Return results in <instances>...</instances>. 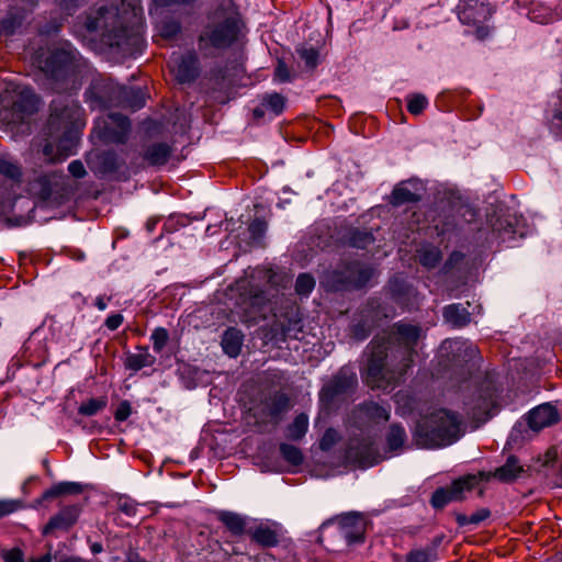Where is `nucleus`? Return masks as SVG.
<instances>
[{
	"mask_svg": "<svg viewBox=\"0 0 562 562\" xmlns=\"http://www.w3.org/2000/svg\"><path fill=\"white\" fill-rule=\"evenodd\" d=\"M315 286L314 278L308 273H301L296 278L295 282V292L299 295L307 296L313 291Z\"/></svg>",
	"mask_w": 562,
	"mask_h": 562,
	"instance_id": "nucleus-41",
	"label": "nucleus"
},
{
	"mask_svg": "<svg viewBox=\"0 0 562 562\" xmlns=\"http://www.w3.org/2000/svg\"><path fill=\"white\" fill-rule=\"evenodd\" d=\"M522 472V467L519 464L515 457H509L506 463L495 470L494 473H484L482 481H487L491 476L496 477L502 482H510L519 476Z\"/></svg>",
	"mask_w": 562,
	"mask_h": 562,
	"instance_id": "nucleus-20",
	"label": "nucleus"
},
{
	"mask_svg": "<svg viewBox=\"0 0 562 562\" xmlns=\"http://www.w3.org/2000/svg\"><path fill=\"white\" fill-rule=\"evenodd\" d=\"M420 263L426 268L436 267L441 260V252L435 246H424L418 250Z\"/></svg>",
	"mask_w": 562,
	"mask_h": 562,
	"instance_id": "nucleus-36",
	"label": "nucleus"
},
{
	"mask_svg": "<svg viewBox=\"0 0 562 562\" xmlns=\"http://www.w3.org/2000/svg\"><path fill=\"white\" fill-rule=\"evenodd\" d=\"M397 413L405 416L418 408L417 400L409 391H400L394 395Z\"/></svg>",
	"mask_w": 562,
	"mask_h": 562,
	"instance_id": "nucleus-30",
	"label": "nucleus"
},
{
	"mask_svg": "<svg viewBox=\"0 0 562 562\" xmlns=\"http://www.w3.org/2000/svg\"><path fill=\"white\" fill-rule=\"evenodd\" d=\"M267 228L266 222L259 218L254 220L249 225L251 238L258 239L262 237Z\"/></svg>",
	"mask_w": 562,
	"mask_h": 562,
	"instance_id": "nucleus-53",
	"label": "nucleus"
},
{
	"mask_svg": "<svg viewBox=\"0 0 562 562\" xmlns=\"http://www.w3.org/2000/svg\"><path fill=\"white\" fill-rule=\"evenodd\" d=\"M119 93L123 98V100H121V103L124 106H128L134 111L137 109H140L145 103L144 95L140 92V90H134V89H127L124 87H120Z\"/></svg>",
	"mask_w": 562,
	"mask_h": 562,
	"instance_id": "nucleus-33",
	"label": "nucleus"
},
{
	"mask_svg": "<svg viewBox=\"0 0 562 562\" xmlns=\"http://www.w3.org/2000/svg\"><path fill=\"white\" fill-rule=\"evenodd\" d=\"M280 453L284 460H286L289 463L293 465H299L303 461V454L301 450L293 445L281 443Z\"/></svg>",
	"mask_w": 562,
	"mask_h": 562,
	"instance_id": "nucleus-39",
	"label": "nucleus"
},
{
	"mask_svg": "<svg viewBox=\"0 0 562 562\" xmlns=\"http://www.w3.org/2000/svg\"><path fill=\"white\" fill-rule=\"evenodd\" d=\"M428 105V100L424 94L414 93L407 97V110L413 115L420 114Z\"/></svg>",
	"mask_w": 562,
	"mask_h": 562,
	"instance_id": "nucleus-40",
	"label": "nucleus"
},
{
	"mask_svg": "<svg viewBox=\"0 0 562 562\" xmlns=\"http://www.w3.org/2000/svg\"><path fill=\"white\" fill-rule=\"evenodd\" d=\"M390 289L393 300L403 308L411 310L418 304L417 291L398 278L390 282Z\"/></svg>",
	"mask_w": 562,
	"mask_h": 562,
	"instance_id": "nucleus-18",
	"label": "nucleus"
},
{
	"mask_svg": "<svg viewBox=\"0 0 562 562\" xmlns=\"http://www.w3.org/2000/svg\"><path fill=\"white\" fill-rule=\"evenodd\" d=\"M357 384V376L355 373H347L340 371L328 384L321 391L322 400H331L333 397L347 393Z\"/></svg>",
	"mask_w": 562,
	"mask_h": 562,
	"instance_id": "nucleus-16",
	"label": "nucleus"
},
{
	"mask_svg": "<svg viewBox=\"0 0 562 562\" xmlns=\"http://www.w3.org/2000/svg\"><path fill=\"white\" fill-rule=\"evenodd\" d=\"M461 418L447 409H437L418 422L416 443L423 448H439L453 443L460 437Z\"/></svg>",
	"mask_w": 562,
	"mask_h": 562,
	"instance_id": "nucleus-5",
	"label": "nucleus"
},
{
	"mask_svg": "<svg viewBox=\"0 0 562 562\" xmlns=\"http://www.w3.org/2000/svg\"><path fill=\"white\" fill-rule=\"evenodd\" d=\"M559 420L557 408L550 404H542L531 409L528 414V424L531 429L540 430Z\"/></svg>",
	"mask_w": 562,
	"mask_h": 562,
	"instance_id": "nucleus-17",
	"label": "nucleus"
},
{
	"mask_svg": "<svg viewBox=\"0 0 562 562\" xmlns=\"http://www.w3.org/2000/svg\"><path fill=\"white\" fill-rule=\"evenodd\" d=\"M0 173L14 181H19L21 178L19 165L7 159H0Z\"/></svg>",
	"mask_w": 562,
	"mask_h": 562,
	"instance_id": "nucleus-44",
	"label": "nucleus"
},
{
	"mask_svg": "<svg viewBox=\"0 0 562 562\" xmlns=\"http://www.w3.org/2000/svg\"><path fill=\"white\" fill-rule=\"evenodd\" d=\"M490 516V512L487 509H480L476 513L470 515V516H461L458 518V521L460 525H468V524H480L481 521L485 520Z\"/></svg>",
	"mask_w": 562,
	"mask_h": 562,
	"instance_id": "nucleus-49",
	"label": "nucleus"
},
{
	"mask_svg": "<svg viewBox=\"0 0 562 562\" xmlns=\"http://www.w3.org/2000/svg\"><path fill=\"white\" fill-rule=\"evenodd\" d=\"M244 335L236 328H228L225 330L222 338V347L226 355L229 357H237L243 346Z\"/></svg>",
	"mask_w": 562,
	"mask_h": 562,
	"instance_id": "nucleus-24",
	"label": "nucleus"
},
{
	"mask_svg": "<svg viewBox=\"0 0 562 562\" xmlns=\"http://www.w3.org/2000/svg\"><path fill=\"white\" fill-rule=\"evenodd\" d=\"M68 170L75 178H82L86 175V169L80 160H74L68 165Z\"/></svg>",
	"mask_w": 562,
	"mask_h": 562,
	"instance_id": "nucleus-57",
	"label": "nucleus"
},
{
	"mask_svg": "<svg viewBox=\"0 0 562 562\" xmlns=\"http://www.w3.org/2000/svg\"><path fill=\"white\" fill-rule=\"evenodd\" d=\"M423 186L418 181H403L392 191L390 202L400 206L406 203L417 202L422 199Z\"/></svg>",
	"mask_w": 562,
	"mask_h": 562,
	"instance_id": "nucleus-15",
	"label": "nucleus"
},
{
	"mask_svg": "<svg viewBox=\"0 0 562 562\" xmlns=\"http://www.w3.org/2000/svg\"><path fill=\"white\" fill-rule=\"evenodd\" d=\"M79 103L70 99H56L50 104L47 122V138L43 154L48 161H61L75 155L79 142L82 121Z\"/></svg>",
	"mask_w": 562,
	"mask_h": 562,
	"instance_id": "nucleus-2",
	"label": "nucleus"
},
{
	"mask_svg": "<svg viewBox=\"0 0 562 562\" xmlns=\"http://www.w3.org/2000/svg\"><path fill=\"white\" fill-rule=\"evenodd\" d=\"M130 11L122 13L114 5L100 4L94 16L87 18L86 26L90 32H100L101 40L111 47H117L124 54H131L142 41L139 7L130 4Z\"/></svg>",
	"mask_w": 562,
	"mask_h": 562,
	"instance_id": "nucleus-3",
	"label": "nucleus"
},
{
	"mask_svg": "<svg viewBox=\"0 0 562 562\" xmlns=\"http://www.w3.org/2000/svg\"><path fill=\"white\" fill-rule=\"evenodd\" d=\"M555 15V21L562 19V2L558 5L555 10H553Z\"/></svg>",
	"mask_w": 562,
	"mask_h": 562,
	"instance_id": "nucleus-64",
	"label": "nucleus"
},
{
	"mask_svg": "<svg viewBox=\"0 0 562 562\" xmlns=\"http://www.w3.org/2000/svg\"><path fill=\"white\" fill-rule=\"evenodd\" d=\"M492 16L490 5L480 0H469L461 5L459 11V20L463 24L476 25L483 23Z\"/></svg>",
	"mask_w": 562,
	"mask_h": 562,
	"instance_id": "nucleus-14",
	"label": "nucleus"
},
{
	"mask_svg": "<svg viewBox=\"0 0 562 562\" xmlns=\"http://www.w3.org/2000/svg\"><path fill=\"white\" fill-rule=\"evenodd\" d=\"M297 54L305 63L306 67L313 69L317 66L319 53L314 47H301L297 49Z\"/></svg>",
	"mask_w": 562,
	"mask_h": 562,
	"instance_id": "nucleus-45",
	"label": "nucleus"
},
{
	"mask_svg": "<svg viewBox=\"0 0 562 562\" xmlns=\"http://www.w3.org/2000/svg\"><path fill=\"white\" fill-rule=\"evenodd\" d=\"M373 276V269L360 262L346 265L341 270L326 272L321 283L331 291L364 286Z\"/></svg>",
	"mask_w": 562,
	"mask_h": 562,
	"instance_id": "nucleus-8",
	"label": "nucleus"
},
{
	"mask_svg": "<svg viewBox=\"0 0 562 562\" xmlns=\"http://www.w3.org/2000/svg\"><path fill=\"white\" fill-rule=\"evenodd\" d=\"M250 536L256 543L267 548L276 547L279 542L277 532L268 526H258Z\"/></svg>",
	"mask_w": 562,
	"mask_h": 562,
	"instance_id": "nucleus-29",
	"label": "nucleus"
},
{
	"mask_svg": "<svg viewBox=\"0 0 562 562\" xmlns=\"http://www.w3.org/2000/svg\"><path fill=\"white\" fill-rule=\"evenodd\" d=\"M150 340L153 342L154 351L157 353L161 352L169 340L168 330L164 327L155 328L150 335Z\"/></svg>",
	"mask_w": 562,
	"mask_h": 562,
	"instance_id": "nucleus-42",
	"label": "nucleus"
},
{
	"mask_svg": "<svg viewBox=\"0 0 562 562\" xmlns=\"http://www.w3.org/2000/svg\"><path fill=\"white\" fill-rule=\"evenodd\" d=\"M218 520L233 536H241L246 531V518L233 512H220Z\"/></svg>",
	"mask_w": 562,
	"mask_h": 562,
	"instance_id": "nucleus-25",
	"label": "nucleus"
},
{
	"mask_svg": "<svg viewBox=\"0 0 562 562\" xmlns=\"http://www.w3.org/2000/svg\"><path fill=\"white\" fill-rule=\"evenodd\" d=\"M138 353H131L126 357L125 367L133 371H138L145 367H150L156 359L148 352L147 347L139 348Z\"/></svg>",
	"mask_w": 562,
	"mask_h": 562,
	"instance_id": "nucleus-27",
	"label": "nucleus"
},
{
	"mask_svg": "<svg viewBox=\"0 0 562 562\" xmlns=\"http://www.w3.org/2000/svg\"><path fill=\"white\" fill-rule=\"evenodd\" d=\"M124 317L120 313L111 314L106 317L104 325L110 330H116L123 324Z\"/></svg>",
	"mask_w": 562,
	"mask_h": 562,
	"instance_id": "nucleus-56",
	"label": "nucleus"
},
{
	"mask_svg": "<svg viewBox=\"0 0 562 562\" xmlns=\"http://www.w3.org/2000/svg\"><path fill=\"white\" fill-rule=\"evenodd\" d=\"M86 67V60L69 43L54 48L43 63L40 61V68L47 77L56 81L69 80L74 85Z\"/></svg>",
	"mask_w": 562,
	"mask_h": 562,
	"instance_id": "nucleus-6",
	"label": "nucleus"
},
{
	"mask_svg": "<svg viewBox=\"0 0 562 562\" xmlns=\"http://www.w3.org/2000/svg\"><path fill=\"white\" fill-rule=\"evenodd\" d=\"M406 440V432L400 425H392L386 435V443L390 451H396L403 447Z\"/></svg>",
	"mask_w": 562,
	"mask_h": 562,
	"instance_id": "nucleus-35",
	"label": "nucleus"
},
{
	"mask_svg": "<svg viewBox=\"0 0 562 562\" xmlns=\"http://www.w3.org/2000/svg\"><path fill=\"white\" fill-rule=\"evenodd\" d=\"M487 33H488V32H487V29H486V27H484V26H479V27L476 29V36H477V38H480V40H483L484 37H486V36H487Z\"/></svg>",
	"mask_w": 562,
	"mask_h": 562,
	"instance_id": "nucleus-62",
	"label": "nucleus"
},
{
	"mask_svg": "<svg viewBox=\"0 0 562 562\" xmlns=\"http://www.w3.org/2000/svg\"><path fill=\"white\" fill-rule=\"evenodd\" d=\"M308 428V417L306 414H299L286 429V437L291 440L303 438Z\"/></svg>",
	"mask_w": 562,
	"mask_h": 562,
	"instance_id": "nucleus-31",
	"label": "nucleus"
},
{
	"mask_svg": "<svg viewBox=\"0 0 562 562\" xmlns=\"http://www.w3.org/2000/svg\"><path fill=\"white\" fill-rule=\"evenodd\" d=\"M366 313L367 314L363 323L356 325L353 328V336L358 340H363L369 336L370 329L374 325L376 318L381 316H389L386 313H382L381 311L378 310L375 301H372L368 304Z\"/></svg>",
	"mask_w": 562,
	"mask_h": 562,
	"instance_id": "nucleus-21",
	"label": "nucleus"
},
{
	"mask_svg": "<svg viewBox=\"0 0 562 562\" xmlns=\"http://www.w3.org/2000/svg\"><path fill=\"white\" fill-rule=\"evenodd\" d=\"M117 508L120 512L126 514L127 516H135L137 512L136 503L126 496L119 498Z\"/></svg>",
	"mask_w": 562,
	"mask_h": 562,
	"instance_id": "nucleus-50",
	"label": "nucleus"
},
{
	"mask_svg": "<svg viewBox=\"0 0 562 562\" xmlns=\"http://www.w3.org/2000/svg\"><path fill=\"white\" fill-rule=\"evenodd\" d=\"M528 16L531 21L548 24L555 21L554 12L551 8L543 3L535 4L528 12Z\"/></svg>",
	"mask_w": 562,
	"mask_h": 562,
	"instance_id": "nucleus-32",
	"label": "nucleus"
},
{
	"mask_svg": "<svg viewBox=\"0 0 562 562\" xmlns=\"http://www.w3.org/2000/svg\"><path fill=\"white\" fill-rule=\"evenodd\" d=\"M239 32L240 18L236 12H217L199 37L200 49L227 48L237 40Z\"/></svg>",
	"mask_w": 562,
	"mask_h": 562,
	"instance_id": "nucleus-7",
	"label": "nucleus"
},
{
	"mask_svg": "<svg viewBox=\"0 0 562 562\" xmlns=\"http://www.w3.org/2000/svg\"><path fill=\"white\" fill-rule=\"evenodd\" d=\"M359 411L361 415L375 424L387 422L390 418V408L373 402L363 404Z\"/></svg>",
	"mask_w": 562,
	"mask_h": 562,
	"instance_id": "nucleus-28",
	"label": "nucleus"
},
{
	"mask_svg": "<svg viewBox=\"0 0 562 562\" xmlns=\"http://www.w3.org/2000/svg\"><path fill=\"white\" fill-rule=\"evenodd\" d=\"M349 457L356 458L362 467H372L380 462L381 458L378 454L372 453V445L366 443L361 448L350 445Z\"/></svg>",
	"mask_w": 562,
	"mask_h": 562,
	"instance_id": "nucleus-26",
	"label": "nucleus"
},
{
	"mask_svg": "<svg viewBox=\"0 0 562 562\" xmlns=\"http://www.w3.org/2000/svg\"><path fill=\"white\" fill-rule=\"evenodd\" d=\"M94 132L104 142L124 143L130 132V121L122 114L109 113L97 121Z\"/></svg>",
	"mask_w": 562,
	"mask_h": 562,
	"instance_id": "nucleus-10",
	"label": "nucleus"
},
{
	"mask_svg": "<svg viewBox=\"0 0 562 562\" xmlns=\"http://www.w3.org/2000/svg\"><path fill=\"white\" fill-rule=\"evenodd\" d=\"M156 4L167 7L172 4H191L196 0H154Z\"/></svg>",
	"mask_w": 562,
	"mask_h": 562,
	"instance_id": "nucleus-59",
	"label": "nucleus"
},
{
	"mask_svg": "<svg viewBox=\"0 0 562 562\" xmlns=\"http://www.w3.org/2000/svg\"><path fill=\"white\" fill-rule=\"evenodd\" d=\"M168 66L180 83L191 82L199 74L198 57L193 52L184 55L173 53Z\"/></svg>",
	"mask_w": 562,
	"mask_h": 562,
	"instance_id": "nucleus-11",
	"label": "nucleus"
},
{
	"mask_svg": "<svg viewBox=\"0 0 562 562\" xmlns=\"http://www.w3.org/2000/svg\"><path fill=\"white\" fill-rule=\"evenodd\" d=\"M263 105L274 114H280L284 109V98L279 93L268 94L263 99Z\"/></svg>",
	"mask_w": 562,
	"mask_h": 562,
	"instance_id": "nucleus-46",
	"label": "nucleus"
},
{
	"mask_svg": "<svg viewBox=\"0 0 562 562\" xmlns=\"http://www.w3.org/2000/svg\"><path fill=\"white\" fill-rule=\"evenodd\" d=\"M4 562H24V553L19 548H12L2 552Z\"/></svg>",
	"mask_w": 562,
	"mask_h": 562,
	"instance_id": "nucleus-54",
	"label": "nucleus"
},
{
	"mask_svg": "<svg viewBox=\"0 0 562 562\" xmlns=\"http://www.w3.org/2000/svg\"><path fill=\"white\" fill-rule=\"evenodd\" d=\"M290 336V329L285 327H281L280 333H276L273 337L278 340H285Z\"/></svg>",
	"mask_w": 562,
	"mask_h": 562,
	"instance_id": "nucleus-61",
	"label": "nucleus"
},
{
	"mask_svg": "<svg viewBox=\"0 0 562 562\" xmlns=\"http://www.w3.org/2000/svg\"><path fill=\"white\" fill-rule=\"evenodd\" d=\"M14 93L12 108L16 114V120H23L26 115H30L37 110L38 98L31 88L16 86Z\"/></svg>",
	"mask_w": 562,
	"mask_h": 562,
	"instance_id": "nucleus-13",
	"label": "nucleus"
},
{
	"mask_svg": "<svg viewBox=\"0 0 562 562\" xmlns=\"http://www.w3.org/2000/svg\"><path fill=\"white\" fill-rule=\"evenodd\" d=\"M110 301V297H106L104 295H99L95 299L94 305L99 311H104L108 307V302Z\"/></svg>",
	"mask_w": 562,
	"mask_h": 562,
	"instance_id": "nucleus-60",
	"label": "nucleus"
},
{
	"mask_svg": "<svg viewBox=\"0 0 562 562\" xmlns=\"http://www.w3.org/2000/svg\"><path fill=\"white\" fill-rule=\"evenodd\" d=\"M422 334L418 325L400 322L386 337L375 338L370 346L366 383L371 389L382 390L397 383L413 363Z\"/></svg>",
	"mask_w": 562,
	"mask_h": 562,
	"instance_id": "nucleus-1",
	"label": "nucleus"
},
{
	"mask_svg": "<svg viewBox=\"0 0 562 562\" xmlns=\"http://www.w3.org/2000/svg\"><path fill=\"white\" fill-rule=\"evenodd\" d=\"M82 491L81 485L75 482H61L47 490L44 498H53L65 494H79Z\"/></svg>",
	"mask_w": 562,
	"mask_h": 562,
	"instance_id": "nucleus-34",
	"label": "nucleus"
},
{
	"mask_svg": "<svg viewBox=\"0 0 562 562\" xmlns=\"http://www.w3.org/2000/svg\"><path fill=\"white\" fill-rule=\"evenodd\" d=\"M171 153L172 148L168 144L155 143L144 150L143 158L150 166H161L168 161Z\"/></svg>",
	"mask_w": 562,
	"mask_h": 562,
	"instance_id": "nucleus-22",
	"label": "nucleus"
},
{
	"mask_svg": "<svg viewBox=\"0 0 562 562\" xmlns=\"http://www.w3.org/2000/svg\"><path fill=\"white\" fill-rule=\"evenodd\" d=\"M407 562H429V554L426 551H413L407 557Z\"/></svg>",
	"mask_w": 562,
	"mask_h": 562,
	"instance_id": "nucleus-58",
	"label": "nucleus"
},
{
	"mask_svg": "<svg viewBox=\"0 0 562 562\" xmlns=\"http://www.w3.org/2000/svg\"><path fill=\"white\" fill-rule=\"evenodd\" d=\"M132 414L131 403L126 400L122 401L114 413L116 422H125Z\"/></svg>",
	"mask_w": 562,
	"mask_h": 562,
	"instance_id": "nucleus-52",
	"label": "nucleus"
},
{
	"mask_svg": "<svg viewBox=\"0 0 562 562\" xmlns=\"http://www.w3.org/2000/svg\"><path fill=\"white\" fill-rule=\"evenodd\" d=\"M160 35L165 38H172L180 32V24L177 21H165L159 26Z\"/></svg>",
	"mask_w": 562,
	"mask_h": 562,
	"instance_id": "nucleus-47",
	"label": "nucleus"
},
{
	"mask_svg": "<svg viewBox=\"0 0 562 562\" xmlns=\"http://www.w3.org/2000/svg\"><path fill=\"white\" fill-rule=\"evenodd\" d=\"M342 532L349 544L361 542L364 535L363 519L358 515H346L341 518Z\"/></svg>",
	"mask_w": 562,
	"mask_h": 562,
	"instance_id": "nucleus-19",
	"label": "nucleus"
},
{
	"mask_svg": "<svg viewBox=\"0 0 562 562\" xmlns=\"http://www.w3.org/2000/svg\"><path fill=\"white\" fill-rule=\"evenodd\" d=\"M31 562H52V557L49 553H47L41 558L32 559Z\"/></svg>",
	"mask_w": 562,
	"mask_h": 562,
	"instance_id": "nucleus-63",
	"label": "nucleus"
},
{
	"mask_svg": "<svg viewBox=\"0 0 562 562\" xmlns=\"http://www.w3.org/2000/svg\"><path fill=\"white\" fill-rule=\"evenodd\" d=\"M99 171L109 173L117 169V157L112 151H105L98 156Z\"/></svg>",
	"mask_w": 562,
	"mask_h": 562,
	"instance_id": "nucleus-38",
	"label": "nucleus"
},
{
	"mask_svg": "<svg viewBox=\"0 0 562 562\" xmlns=\"http://www.w3.org/2000/svg\"><path fill=\"white\" fill-rule=\"evenodd\" d=\"M24 508V503L20 499H0V519L10 516Z\"/></svg>",
	"mask_w": 562,
	"mask_h": 562,
	"instance_id": "nucleus-43",
	"label": "nucleus"
},
{
	"mask_svg": "<svg viewBox=\"0 0 562 562\" xmlns=\"http://www.w3.org/2000/svg\"><path fill=\"white\" fill-rule=\"evenodd\" d=\"M280 277L272 269H257L250 278L237 282L240 293L241 321L255 324L268 316L277 315L276 305Z\"/></svg>",
	"mask_w": 562,
	"mask_h": 562,
	"instance_id": "nucleus-4",
	"label": "nucleus"
},
{
	"mask_svg": "<svg viewBox=\"0 0 562 562\" xmlns=\"http://www.w3.org/2000/svg\"><path fill=\"white\" fill-rule=\"evenodd\" d=\"M484 473L468 474L452 482L448 487L438 488L431 496V505L435 508H442L450 502L461 501L464 492L471 491L483 479Z\"/></svg>",
	"mask_w": 562,
	"mask_h": 562,
	"instance_id": "nucleus-9",
	"label": "nucleus"
},
{
	"mask_svg": "<svg viewBox=\"0 0 562 562\" xmlns=\"http://www.w3.org/2000/svg\"><path fill=\"white\" fill-rule=\"evenodd\" d=\"M373 243V237L369 233L356 232L351 238L352 246L357 248H367Z\"/></svg>",
	"mask_w": 562,
	"mask_h": 562,
	"instance_id": "nucleus-51",
	"label": "nucleus"
},
{
	"mask_svg": "<svg viewBox=\"0 0 562 562\" xmlns=\"http://www.w3.org/2000/svg\"><path fill=\"white\" fill-rule=\"evenodd\" d=\"M106 404V397L90 398L79 406L78 413L83 416H93L98 412L102 411Z\"/></svg>",
	"mask_w": 562,
	"mask_h": 562,
	"instance_id": "nucleus-37",
	"label": "nucleus"
},
{
	"mask_svg": "<svg viewBox=\"0 0 562 562\" xmlns=\"http://www.w3.org/2000/svg\"><path fill=\"white\" fill-rule=\"evenodd\" d=\"M274 78L279 80L280 82H286L291 80V75L288 69V66L282 60L278 61V65L276 67L274 71Z\"/></svg>",
	"mask_w": 562,
	"mask_h": 562,
	"instance_id": "nucleus-55",
	"label": "nucleus"
},
{
	"mask_svg": "<svg viewBox=\"0 0 562 562\" xmlns=\"http://www.w3.org/2000/svg\"><path fill=\"white\" fill-rule=\"evenodd\" d=\"M443 318L446 323L456 328L464 327L471 321L470 313L461 304H450L446 306L443 308Z\"/></svg>",
	"mask_w": 562,
	"mask_h": 562,
	"instance_id": "nucleus-23",
	"label": "nucleus"
},
{
	"mask_svg": "<svg viewBox=\"0 0 562 562\" xmlns=\"http://www.w3.org/2000/svg\"><path fill=\"white\" fill-rule=\"evenodd\" d=\"M339 440V434L334 428H328L323 435L319 447L322 450H329Z\"/></svg>",
	"mask_w": 562,
	"mask_h": 562,
	"instance_id": "nucleus-48",
	"label": "nucleus"
},
{
	"mask_svg": "<svg viewBox=\"0 0 562 562\" xmlns=\"http://www.w3.org/2000/svg\"><path fill=\"white\" fill-rule=\"evenodd\" d=\"M80 514L81 507L78 504L61 507L42 528V535L50 536L58 531H68L77 522Z\"/></svg>",
	"mask_w": 562,
	"mask_h": 562,
	"instance_id": "nucleus-12",
	"label": "nucleus"
}]
</instances>
